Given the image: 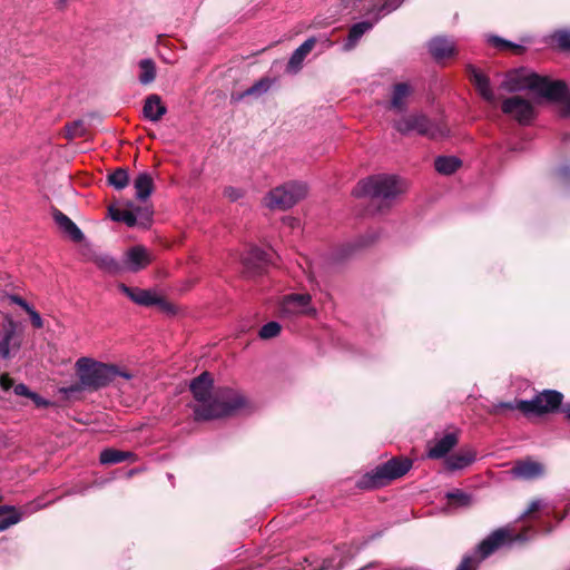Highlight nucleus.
I'll use <instances>...</instances> for the list:
<instances>
[{"mask_svg": "<svg viewBox=\"0 0 570 570\" xmlns=\"http://www.w3.org/2000/svg\"><path fill=\"white\" fill-rule=\"evenodd\" d=\"M140 72L138 76L139 82L141 85H149L156 78V65L155 62L147 58L141 59L138 63Z\"/></svg>", "mask_w": 570, "mask_h": 570, "instance_id": "obj_29", "label": "nucleus"}, {"mask_svg": "<svg viewBox=\"0 0 570 570\" xmlns=\"http://www.w3.org/2000/svg\"><path fill=\"white\" fill-rule=\"evenodd\" d=\"M10 299L12 303L19 305L26 312H29L32 308V306L29 303H27L23 298H21L20 296L13 295L10 297Z\"/></svg>", "mask_w": 570, "mask_h": 570, "instance_id": "obj_46", "label": "nucleus"}, {"mask_svg": "<svg viewBox=\"0 0 570 570\" xmlns=\"http://www.w3.org/2000/svg\"><path fill=\"white\" fill-rule=\"evenodd\" d=\"M403 1L404 0H382V4L377 10V18L375 19V22L379 21V19L383 16L391 13L400 8Z\"/></svg>", "mask_w": 570, "mask_h": 570, "instance_id": "obj_35", "label": "nucleus"}, {"mask_svg": "<svg viewBox=\"0 0 570 570\" xmlns=\"http://www.w3.org/2000/svg\"><path fill=\"white\" fill-rule=\"evenodd\" d=\"M213 380L207 372L202 373L190 383V390L197 402L194 407L195 419L213 420L230 414L244 405L243 397L228 387L212 392Z\"/></svg>", "mask_w": 570, "mask_h": 570, "instance_id": "obj_1", "label": "nucleus"}, {"mask_svg": "<svg viewBox=\"0 0 570 570\" xmlns=\"http://www.w3.org/2000/svg\"><path fill=\"white\" fill-rule=\"evenodd\" d=\"M343 567V564L340 562L337 564H334L331 560L325 561L322 569L323 570H338Z\"/></svg>", "mask_w": 570, "mask_h": 570, "instance_id": "obj_50", "label": "nucleus"}, {"mask_svg": "<svg viewBox=\"0 0 570 570\" xmlns=\"http://www.w3.org/2000/svg\"><path fill=\"white\" fill-rule=\"evenodd\" d=\"M142 112L148 120L157 122L167 112V108L158 95H150L145 100Z\"/></svg>", "mask_w": 570, "mask_h": 570, "instance_id": "obj_19", "label": "nucleus"}, {"mask_svg": "<svg viewBox=\"0 0 570 570\" xmlns=\"http://www.w3.org/2000/svg\"><path fill=\"white\" fill-rule=\"evenodd\" d=\"M309 294H291L283 298L281 312L283 315H307L315 316L316 309L311 305Z\"/></svg>", "mask_w": 570, "mask_h": 570, "instance_id": "obj_11", "label": "nucleus"}, {"mask_svg": "<svg viewBox=\"0 0 570 570\" xmlns=\"http://www.w3.org/2000/svg\"><path fill=\"white\" fill-rule=\"evenodd\" d=\"M501 87L509 92L531 90L539 97L554 101L563 99L568 92L566 82L550 80L525 68L509 71Z\"/></svg>", "mask_w": 570, "mask_h": 570, "instance_id": "obj_3", "label": "nucleus"}, {"mask_svg": "<svg viewBox=\"0 0 570 570\" xmlns=\"http://www.w3.org/2000/svg\"><path fill=\"white\" fill-rule=\"evenodd\" d=\"M528 539L529 538L523 533L513 535L510 529L500 528L493 531L478 546L475 551L478 560L475 557L466 556L463 558L456 570H475L479 561L485 559L498 549L504 546H510L514 541H525Z\"/></svg>", "mask_w": 570, "mask_h": 570, "instance_id": "obj_5", "label": "nucleus"}, {"mask_svg": "<svg viewBox=\"0 0 570 570\" xmlns=\"http://www.w3.org/2000/svg\"><path fill=\"white\" fill-rule=\"evenodd\" d=\"M562 412L564 413V415L567 416V419L570 420V404H566L563 407H562Z\"/></svg>", "mask_w": 570, "mask_h": 570, "instance_id": "obj_52", "label": "nucleus"}, {"mask_svg": "<svg viewBox=\"0 0 570 570\" xmlns=\"http://www.w3.org/2000/svg\"><path fill=\"white\" fill-rule=\"evenodd\" d=\"M316 42L315 37H309L292 53L286 67L288 73H297L302 69L306 56L313 50Z\"/></svg>", "mask_w": 570, "mask_h": 570, "instance_id": "obj_16", "label": "nucleus"}, {"mask_svg": "<svg viewBox=\"0 0 570 570\" xmlns=\"http://www.w3.org/2000/svg\"><path fill=\"white\" fill-rule=\"evenodd\" d=\"M307 185L302 181H289L272 189L264 198L269 209H288L304 199L307 195Z\"/></svg>", "mask_w": 570, "mask_h": 570, "instance_id": "obj_6", "label": "nucleus"}, {"mask_svg": "<svg viewBox=\"0 0 570 570\" xmlns=\"http://www.w3.org/2000/svg\"><path fill=\"white\" fill-rule=\"evenodd\" d=\"M409 188L405 179L391 174L370 176L357 184L355 194L390 205Z\"/></svg>", "mask_w": 570, "mask_h": 570, "instance_id": "obj_4", "label": "nucleus"}, {"mask_svg": "<svg viewBox=\"0 0 570 570\" xmlns=\"http://www.w3.org/2000/svg\"><path fill=\"white\" fill-rule=\"evenodd\" d=\"M461 165V161L456 157H438L434 161L435 170L442 175L453 174Z\"/></svg>", "mask_w": 570, "mask_h": 570, "instance_id": "obj_30", "label": "nucleus"}, {"mask_svg": "<svg viewBox=\"0 0 570 570\" xmlns=\"http://www.w3.org/2000/svg\"><path fill=\"white\" fill-rule=\"evenodd\" d=\"M411 461L406 459L390 460L377 466L375 470L366 473L360 484L364 488H377L385 485L387 482L404 475L411 469Z\"/></svg>", "mask_w": 570, "mask_h": 570, "instance_id": "obj_7", "label": "nucleus"}, {"mask_svg": "<svg viewBox=\"0 0 570 570\" xmlns=\"http://www.w3.org/2000/svg\"><path fill=\"white\" fill-rule=\"evenodd\" d=\"M412 91V87L406 82L394 85L391 92L390 108L396 112L404 111Z\"/></svg>", "mask_w": 570, "mask_h": 570, "instance_id": "obj_18", "label": "nucleus"}, {"mask_svg": "<svg viewBox=\"0 0 570 570\" xmlns=\"http://www.w3.org/2000/svg\"><path fill=\"white\" fill-rule=\"evenodd\" d=\"M154 261L153 253L141 245L127 249L122 258V271L137 273L146 268Z\"/></svg>", "mask_w": 570, "mask_h": 570, "instance_id": "obj_12", "label": "nucleus"}, {"mask_svg": "<svg viewBox=\"0 0 570 570\" xmlns=\"http://www.w3.org/2000/svg\"><path fill=\"white\" fill-rule=\"evenodd\" d=\"M324 43L327 46V47H331L333 45V42L328 39V38H324Z\"/></svg>", "mask_w": 570, "mask_h": 570, "instance_id": "obj_56", "label": "nucleus"}, {"mask_svg": "<svg viewBox=\"0 0 570 570\" xmlns=\"http://www.w3.org/2000/svg\"><path fill=\"white\" fill-rule=\"evenodd\" d=\"M566 110L570 115V97L566 100Z\"/></svg>", "mask_w": 570, "mask_h": 570, "instance_id": "obj_55", "label": "nucleus"}, {"mask_svg": "<svg viewBox=\"0 0 570 570\" xmlns=\"http://www.w3.org/2000/svg\"><path fill=\"white\" fill-rule=\"evenodd\" d=\"M243 193L240 189H237L235 187H226L224 189V196L227 197L229 200L235 202L242 197Z\"/></svg>", "mask_w": 570, "mask_h": 570, "instance_id": "obj_42", "label": "nucleus"}, {"mask_svg": "<svg viewBox=\"0 0 570 570\" xmlns=\"http://www.w3.org/2000/svg\"><path fill=\"white\" fill-rule=\"evenodd\" d=\"M94 263L102 271L110 273V274H117L122 272V264L118 263L112 256L105 254V253H98L94 255Z\"/></svg>", "mask_w": 570, "mask_h": 570, "instance_id": "obj_26", "label": "nucleus"}, {"mask_svg": "<svg viewBox=\"0 0 570 570\" xmlns=\"http://www.w3.org/2000/svg\"><path fill=\"white\" fill-rule=\"evenodd\" d=\"M109 215L112 220L125 223L129 227L135 226L138 222V215L131 209V206L124 209L109 207Z\"/></svg>", "mask_w": 570, "mask_h": 570, "instance_id": "obj_28", "label": "nucleus"}, {"mask_svg": "<svg viewBox=\"0 0 570 570\" xmlns=\"http://www.w3.org/2000/svg\"><path fill=\"white\" fill-rule=\"evenodd\" d=\"M523 403H528V401H514V402H500L497 404H493L492 409L490 410L493 414H500L503 410H519L523 414L528 415V410L522 405Z\"/></svg>", "mask_w": 570, "mask_h": 570, "instance_id": "obj_33", "label": "nucleus"}, {"mask_svg": "<svg viewBox=\"0 0 570 570\" xmlns=\"http://www.w3.org/2000/svg\"><path fill=\"white\" fill-rule=\"evenodd\" d=\"M134 188L136 190V198L139 200L147 199L154 189V181L148 173H139L134 180Z\"/></svg>", "mask_w": 570, "mask_h": 570, "instance_id": "obj_23", "label": "nucleus"}, {"mask_svg": "<svg viewBox=\"0 0 570 570\" xmlns=\"http://www.w3.org/2000/svg\"><path fill=\"white\" fill-rule=\"evenodd\" d=\"M469 73L471 81L473 82L482 98L490 104H495L497 97L490 87L489 78L479 69L473 67L469 68Z\"/></svg>", "mask_w": 570, "mask_h": 570, "instance_id": "obj_17", "label": "nucleus"}, {"mask_svg": "<svg viewBox=\"0 0 570 570\" xmlns=\"http://www.w3.org/2000/svg\"><path fill=\"white\" fill-rule=\"evenodd\" d=\"M502 111L521 125L530 124L535 116L533 105L529 100L519 96H513L503 100Z\"/></svg>", "mask_w": 570, "mask_h": 570, "instance_id": "obj_10", "label": "nucleus"}, {"mask_svg": "<svg viewBox=\"0 0 570 570\" xmlns=\"http://www.w3.org/2000/svg\"><path fill=\"white\" fill-rule=\"evenodd\" d=\"M14 393L17 395L30 397L33 392H30L29 389L24 384H18L14 386Z\"/></svg>", "mask_w": 570, "mask_h": 570, "instance_id": "obj_48", "label": "nucleus"}, {"mask_svg": "<svg viewBox=\"0 0 570 570\" xmlns=\"http://www.w3.org/2000/svg\"><path fill=\"white\" fill-rule=\"evenodd\" d=\"M55 222L59 226V228L66 233L72 240L81 242L83 238L82 232L78 228V226L65 214L61 212H57L53 215Z\"/></svg>", "mask_w": 570, "mask_h": 570, "instance_id": "obj_22", "label": "nucleus"}, {"mask_svg": "<svg viewBox=\"0 0 570 570\" xmlns=\"http://www.w3.org/2000/svg\"><path fill=\"white\" fill-rule=\"evenodd\" d=\"M394 128L402 135L416 132L419 135L438 138L445 135V131L432 124L426 116L422 114H411L394 121Z\"/></svg>", "mask_w": 570, "mask_h": 570, "instance_id": "obj_8", "label": "nucleus"}, {"mask_svg": "<svg viewBox=\"0 0 570 570\" xmlns=\"http://www.w3.org/2000/svg\"><path fill=\"white\" fill-rule=\"evenodd\" d=\"M4 512H10V515H8L7 518H4L0 521V532L7 530L11 525L17 524L23 518V514L16 511L13 507H12V510H6Z\"/></svg>", "mask_w": 570, "mask_h": 570, "instance_id": "obj_36", "label": "nucleus"}, {"mask_svg": "<svg viewBox=\"0 0 570 570\" xmlns=\"http://www.w3.org/2000/svg\"><path fill=\"white\" fill-rule=\"evenodd\" d=\"M544 502L540 499L538 500H533L529 508L524 511V513L522 514V518L524 517H531L535 511H539L540 509H542L544 507Z\"/></svg>", "mask_w": 570, "mask_h": 570, "instance_id": "obj_40", "label": "nucleus"}, {"mask_svg": "<svg viewBox=\"0 0 570 570\" xmlns=\"http://www.w3.org/2000/svg\"><path fill=\"white\" fill-rule=\"evenodd\" d=\"M374 23L375 21H362L353 24L350 29L347 40L344 45V50H352L356 46L358 40L363 37V35L373 28Z\"/></svg>", "mask_w": 570, "mask_h": 570, "instance_id": "obj_24", "label": "nucleus"}, {"mask_svg": "<svg viewBox=\"0 0 570 570\" xmlns=\"http://www.w3.org/2000/svg\"><path fill=\"white\" fill-rule=\"evenodd\" d=\"M108 183L118 190L124 189L129 183L128 171L124 168H118L108 176Z\"/></svg>", "mask_w": 570, "mask_h": 570, "instance_id": "obj_32", "label": "nucleus"}, {"mask_svg": "<svg viewBox=\"0 0 570 570\" xmlns=\"http://www.w3.org/2000/svg\"><path fill=\"white\" fill-rule=\"evenodd\" d=\"M82 128V124L80 121L73 122L68 127V132L70 137L80 136V129Z\"/></svg>", "mask_w": 570, "mask_h": 570, "instance_id": "obj_47", "label": "nucleus"}, {"mask_svg": "<svg viewBox=\"0 0 570 570\" xmlns=\"http://www.w3.org/2000/svg\"><path fill=\"white\" fill-rule=\"evenodd\" d=\"M284 224L288 225L291 228H295L299 226V220L294 217L284 218Z\"/></svg>", "mask_w": 570, "mask_h": 570, "instance_id": "obj_51", "label": "nucleus"}, {"mask_svg": "<svg viewBox=\"0 0 570 570\" xmlns=\"http://www.w3.org/2000/svg\"><path fill=\"white\" fill-rule=\"evenodd\" d=\"M429 49L435 59H444L454 55L455 43L451 39L436 37L430 41Z\"/></svg>", "mask_w": 570, "mask_h": 570, "instance_id": "obj_20", "label": "nucleus"}, {"mask_svg": "<svg viewBox=\"0 0 570 570\" xmlns=\"http://www.w3.org/2000/svg\"><path fill=\"white\" fill-rule=\"evenodd\" d=\"M475 454L473 451H465L446 459V468L450 470H460L470 465L474 461Z\"/></svg>", "mask_w": 570, "mask_h": 570, "instance_id": "obj_27", "label": "nucleus"}, {"mask_svg": "<svg viewBox=\"0 0 570 570\" xmlns=\"http://www.w3.org/2000/svg\"><path fill=\"white\" fill-rule=\"evenodd\" d=\"M30 320H31V323H32V326L36 327V328H42L43 327V321L40 316V314L32 307L29 312H27Z\"/></svg>", "mask_w": 570, "mask_h": 570, "instance_id": "obj_41", "label": "nucleus"}, {"mask_svg": "<svg viewBox=\"0 0 570 570\" xmlns=\"http://www.w3.org/2000/svg\"><path fill=\"white\" fill-rule=\"evenodd\" d=\"M17 324L12 318H8L0 332V358L7 360L11 351L20 348V342L16 338Z\"/></svg>", "mask_w": 570, "mask_h": 570, "instance_id": "obj_13", "label": "nucleus"}, {"mask_svg": "<svg viewBox=\"0 0 570 570\" xmlns=\"http://www.w3.org/2000/svg\"><path fill=\"white\" fill-rule=\"evenodd\" d=\"M6 510H12V507H9V505L0 507V514L4 513Z\"/></svg>", "mask_w": 570, "mask_h": 570, "instance_id": "obj_54", "label": "nucleus"}, {"mask_svg": "<svg viewBox=\"0 0 570 570\" xmlns=\"http://www.w3.org/2000/svg\"><path fill=\"white\" fill-rule=\"evenodd\" d=\"M76 371L81 385L90 390H99L109 383L119 389H135L142 382L132 371L90 357H80L76 362Z\"/></svg>", "mask_w": 570, "mask_h": 570, "instance_id": "obj_2", "label": "nucleus"}, {"mask_svg": "<svg viewBox=\"0 0 570 570\" xmlns=\"http://www.w3.org/2000/svg\"><path fill=\"white\" fill-rule=\"evenodd\" d=\"M281 333V325L277 322H268L259 330V337L269 340L276 337Z\"/></svg>", "mask_w": 570, "mask_h": 570, "instance_id": "obj_37", "label": "nucleus"}, {"mask_svg": "<svg viewBox=\"0 0 570 570\" xmlns=\"http://www.w3.org/2000/svg\"><path fill=\"white\" fill-rule=\"evenodd\" d=\"M446 498L451 501H454L458 505H469L471 502V497L464 493L461 490H454L446 494Z\"/></svg>", "mask_w": 570, "mask_h": 570, "instance_id": "obj_38", "label": "nucleus"}, {"mask_svg": "<svg viewBox=\"0 0 570 570\" xmlns=\"http://www.w3.org/2000/svg\"><path fill=\"white\" fill-rule=\"evenodd\" d=\"M489 41L491 43H493L495 47L502 48V49L514 47L511 42H509L502 38H499V37H491L489 39Z\"/></svg>", "mask_w": 570, "mask_h": 570, "instance_id": "obj_44", "label": "nucleus"}, {"mask_svg": "<svg viewBox=\"0 0 570 570\" xmlns=\"http://www.w3.org/2000/svg\"><path fill=\"white\" fill-rule=\"evenodd\" d=\"M245 265H252L254 267H259L264 264H267L271 259L266 252L261 248L254 247L249 250L248 255L244 257Z\"/></svg>", "mask_w": 570, "mask_h": 570, "instance_id": "obj_31", "label": "nucleus"}, {"mask_svg": "<svg viewBox=\"0 0 570 570\" xmlns=\"http://www.w3.org/2000/svg\"><path fill=\"white\" fill-rule=\"evenodd\" d=\"M136 455L130 451L106 449L100 453L99 460L102 464H116L124 461H136Z\"/></svg>", "mask_w": 570, "mask_h": 570, "instance_id": "obj_25", "label": "nucleus"}, {"mask_svg": "<svg viewBox=\"0 0 570 570\" xmlns=\"http://www.w3.org/2000/svg\"><path fill=\"white\" fill-rule=\"evenodd\" d=\"M0 386L3 391H9L13 386V381L7 373L0 375Z\"/></svg>", "mask_w": 570, "mask_h": 570, "instance_id": "obj_45", "label": "nucleus"}, {"mask_svg": "<svg viewBox=\"0 0 570 570\" xmlns=\"http://www.w3.org/2000/svg\"><path fill=\"white\" fill-rule=\"evenodd\" d=\"M118 289L138 305L150 306L161 302L160 298L149 289L129 287L125 284H119Z\"/></svg>", "mask_w": 570, "mask_h": 570, "instance_id": "obj_14", "label": "nucleus"}, {"mask_svg": "<svg viewBox=\"0 0 570 570\" xmlns=\"http://www.w3.org/2000/svg\"><path fill=\"white\" fill-rule=\"evenodd\" d=\"M131 206V209L134 212H136V214L138 215V219H145V220H149L150 219V216H151V213L149 212L148 208H141V207H138V206Z\"/></svg>", "mask_w": 570, "mask_h": 570, "instance_id": "obj_43", "label": "nucleus"}, {"mask_svg": "<svg viewBox=\"0 0 570 570\" xmlns=\"http://www.w3.org/2000/svg\"><path fill=\"white\" fill-rule=\"evenodd\" d=\"M271 83L272 81L268 78H263L246 89L243 96H261L268 91Z\"/></svg>", "mask_w": 570, "mask_h": 570, "instance_id": "obj_34", "label": "nucleus"}, {"mask_svg": "<svg viewBox=\"0 0 570 570\" xmlns=\"http://www.w3.org/2000/svg\"><path fill=\"white\" fill-rule=\"evenodd\" d=\"M562 400V393L556 390H544L522 405L528 410V415H542L557 411Z\"/></svg>", "mask_w": 570, "mask_h": 570, "instance_id": "obj_9", "label": "nucleus"}, {"mask_svg": "<svg viewBox=\"0 0 570 570\" xmlns=\"http://www.w3.org/2000/svg\"><path fill=\"white\" fill-rule=\"evenodd\" d=\"M458 443L456 435L448 433L429 446V458L441 459L445 456Z\"/></svg>", "mask_w": 570, "mask_h": 570, "instance_id": "obj_21", "label": "nucleus"}, {"mask_svg": "<svg viewBox=\"0 0 570 570\" xmlns=\"http://www.w3.org/2000/svg\"><path fill=\"white\" fill-rule=\"evenodd\" d=\"M69 0H58L57 8L65 9Z\"/></svg>", "mask_w": 570, "mask_h": 570, "instance_id": "obj_53", "label": "nucleus"}, {"mask_svg": "<svg viewBox=\"0 0 570 570\" xmlns=\"http://www.w3.org/2000/svg\"><path fill=\"white\" fill-rule=\"evenodd\" d=\"M544 472V468L541 463L532 460L518 461L511 469L513 478L532 480L541 476Z\"/></svg>", "mask_w": 570, "mask_h": 570, "instance_id": "obj_15", "label": "nucleus"}, {"mask_svg": "<svg viewBox=\"0 0 570 570\" xmlns=\"http://www.w3.org/2000/svg\"><path fill=\"white\" fill-rule=\"evenodd\" d=\"M30 399L36 403L37 406H47L49 404L48 401L43 400L41 396H39L36 393H32Z\"/></svg>", "mask_w": 570, "mask_h": 570, "instance_id": "obj_49", "label": "nucleus"}, {"mask_svg": "<svg viewBox=\"0 0 570 570\" xmlns=\"http://www.w3.org/2000/svg\"><path fill=\"white\" fill-rule=\"evenodd\" d=\"M553 39L556 43L562 49H570V31L559 30L554 32Z\"/></svg>", "mask_w": 570, "mask_h": 570, "instance_id": "obj_39", "label": "nucleus"}]
</instances>
